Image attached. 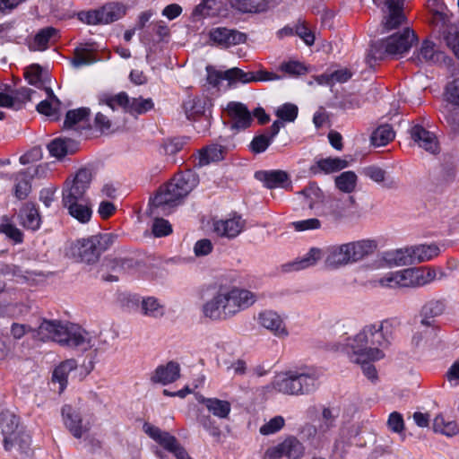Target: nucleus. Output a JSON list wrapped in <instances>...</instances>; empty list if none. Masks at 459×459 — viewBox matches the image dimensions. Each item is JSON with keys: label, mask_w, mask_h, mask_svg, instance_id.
<instances>
[{"label": "nucleus", "mask_w": 459, "mask_h": 459, "mask_svg": "<svg viewBox=\"0 0 459 459\" xmlns=\"http://www.w3.org/2000/svg\"><path fill=\"white\" fill-rule=\"evenodd\" d=\"M399 325L400 323L394 318L365 325L348 343L351 360L363 363L383 359V350L391 345Z\"/></svg>", "instance_id": "1"}, {"label": "nucleus", "mask_w": 459, "mask_h": 459, "mask_svg": "<svg viewBox=\"0 0 459 459\" xmlns=\"http://www.w3.org/2000/svg\"><path fill=\"white\" fill-rule=\"evenodd\" d=\"M257 299V294L248 289L220 283L212 299L204 305L203 312L213 321H225L248 309Z\"/></svg>", "instance_id": "2"}, {"label": "nucleus", "mask_w": 459, "mask_h": 459, "mask_svg": "<svg viewBox=\"0 0 459 459\" xmlns=\"http://www.w3.org/2000/svg\"><path fill=\"white\" fill-rule=\"evenodd\" d=\"M196 175L186 170L176 174L166 185L160 186L156 195L150 200V210L152 215H168L197 185Z\"/></svg>", "instance_id": "3"}, {"label": "nucleus", "mask_w": 459, "mask_h": 459, "mask_svg": "<svg viewBox=\"0 0 459 459\" xmlns=\"http://www.w3.org/2000/svg\"><path fill=\"white\" fill-rule=\"evenodd\" d=\"M33 338L41 342L53 341L69 347L89 345L88 333L80 326L56 320H43L33 331Z\"/></svg>", "instance_id": "4"}, {"label": "nucleus", "mask_w": 459, "mask_h": 459, "mask_svg": "<svg viewBox=\"0 0 459 459\" xmlns=\"http://www.w3.org/2000/svg\"><path fill=\"white\" fill-rule=\"evenodd\" d=\"M446 276L443 270L431 266L407 268L391 272L379 280V284L388 288H419Z\"/></svg>", "instance_id": "5"}, {"label": "nucleus", "mask_w": 459, "mask_h": 459, "mask_svg": "<svg viewBox=\"0 0 459 459\" xmlns=\"http://www.w3.org/2000/svg\"><path fill=\"white\" fill-rule=\"evenodd\" d=\"M116 236L110 233L78 239L70 244L66 250V255L77 262L95 263L100 254L113 245Z\"/></svg>", "instance_id": "6"}, {"label": "nucleus", "mask_w": 459, "mask_h": 459, "mask_svg": "<svg viewBox=\"0 0 459 459\" xmlns=\"http://www.w3.org/2000/svg\"><path fill=\"white\" fill-rule=\"evenodd\" d=\"M416 39L414 31L405 28L402 32L394 33L372 45L368 55V63L371 65V60H382L388 56H402L410 50Z\"/></svg>", "instance_id": "7"}, {"label": "nucleus", "mask_w": 459, "mask_h": 459, "mask_svg": "<svg viewBox=\"0 0 459 459\" xmlns=\"http://www.w3.org/2000/svg\"><path fill=\"white\" fill-rule=\"evenodd\" d=\"M317 375L313 370L288 371L278 375L273 388L284 394L299 395L312 392L316 387Z\"/></svg>", "instance_id": "8"}, {"label": "nucleus", "mask_w": 459, "mask_h": 459, "mask_svg": "<svg viewBox=\"0 0 459 459\" xmlns=\"http://www.w3.org/2000/svg\"><path fill=\"white\" fill-rule=\"evenodd\" d=\"M100 103L107 105L112 110L121 108L125 112L133 116L143 115L154 107L152 99H143L142 97L131 99L125 91L115 95L105 94L100 99Z\"/></svg>", "instance_id": "9"}, {"label": "nucleus", "mask_w": 459, "mask_h": 459, "mask_svg": "<svg viewBox=\"0 0 459 459\" xmlns=\"http://www.w3.org/2000/svg\"><path fill=\"white\" fill-rule=\"evenodd\" d=\"M126 12L124 4L108 3L102 7L79 13V19L90 25L108 24L121 19Z\"/></svg>", "instance_id": "10"}, {"label": "nucleus", "mask_w": 459, "mask_h": 459, "mask_svg": "<svg viewBox=\"0 0 459 459\" xmlns=\"http://www.w3.org/2000/svg\"><path fill=\"white\" fill-rule=\"evenodd\" d=\"M304 455V445L296 437L289 436L278 445L269 447L264 453V459H301Z\"/></svg>", "instance_id": "11"}, {"label": "nucleus", "mask_w": 459, "mask_h": 459, "mask_svg": "<svg viewBox=\"0 0 459 459\" xmlns=\"http://www.w3.org/2000/svg\"><path fill=\"white\" fill-rule=\"evenodd\" d=\"M209 39L212 45L221 48H229L245 43L247 39V36L246 33L236 29L217 27L209 31Z\"/></svg>", "instance_id": "12"}, {"label": "nucleus", "mask_w": 459, "mask_h": 459, "mask_svg": "<svg viewBox=\"0 0 459 459\" xmlns=\"http://www.w3.org/2000/svg\"><path fill=\"white\" fill-rule=\"evenodd\" d=\"M226 81L230 83H250L255 82H268L279 80L280 76L274 73L265 70L256 72H245L240 68L234 67L225 71Z\"/></svg>", "instance_id": "13"}, {"label": "nucleus", "mask_w": 459, "mask_h": 459, "mask_svg": "<svg viewBox=\"0 0 459 459\" xmlns=\"http://www.w3.org/2000/svg\"><path fill=\"white\" fill-rule=\"evenodd\" d=\"M144 432L157 443H159L165 450L175 455L183 446L179 444L178 439L169 432L162 431L158 427L145 423L143 425Z\"/></svg>", "instance_id": "14"}, {"label": "nucleus", "mask_w": 459, "mask_h": 459, "mask_svg": "<svg viewBox=\"0 0 459 459\" xmlns=\"http://www.w3.org/2000/svg\"><path fill=\"white\" fill-rule=\"evenodd\" d=\"M325 252V264L329 268H337L352 263L348 244L328 247Z\"/></svg>", "instance_id": "15"}, {"label": "nucleus", "mask_w": 459, "mask_h": 459, "mask_svg": "<svg viewBox=\"0 0 459 459\" xmlns=\"http://www.w3.org/2000/svg\"><path fill=\"white\" fill-rule=\"evenodd\" d=\"M226 112L230 119L231 126L236 129H246L250 126L252 117L247 108L240 102H230Z\"/></svg>", "instance_id": "16"}, {"label": "nucleus", "mask_w": 459, "mask_h": 459, "mask_svg": "<svg viewBox=\"0 0 459 459\" xmlns=\"http://www.w3.org/2000/svg\"><path fill=\"white\" fill-rule=\"evenodd\" d=\"M18 221L28 230H38L41 225V216L38 206L31 202L25 203L18 212Z\"/></svg>", "instance_id": "17"}, {"label": "nucleus", "mask_w": 459, "mask_h": 459, "mask_svg": "<svg viewBox=\"0 0 459 459\" xmlns=\"http://www.w3.org/2000/svg\"><path fill=\"white\" fill-rule=\"evenodd\" d=\"M59 38L58 30L54 27L40 29L33 38L28 40V48L30 51H44L48 48L51 43L56 42Z\"/></svg>", "instance_id": "18"}, {"label": "nucleus", "mask_w": 459, "mask_h": 459, "mask_svg": "<svg viewBox=\"0 0 459 459\" xmlns=\"http://www.w3.org/2000/svg\"><path fill=\"white\" fill-rule=\"evenodd\" d=\"M443 57V52L439 51L432 41L426 39L421 43L420 48L413 53L411 61L417 65L436 64Z\"/></svg>", "instance_id": "19"}, {"label": "nucleus", "mask_w": 459, "mask_h": 459, "mask_svg": "<svg viewBox=\"0 0 459 459\" xmlns=\"http://www.w3.org/2000/svg\"><path fill=\"white\" fill-rule=\"evenodd\" d=\"M245 221L240 216H234L227 220H220L213 222V230L220 237L233 238L238 236L244 230Z\"/></svg>", "instance_id": "20"}, {"label": "nucleus", "mask_w": 459, "mask_h": 459, "mask_svg": "<svg viewBox=\"0 0 459 459\" xmlns=\"http://www.w3.org/2000/svg\"><path fill=\"white\" fill-rule=\"evenodd\" d=\"M255 178L270 189L286 188L291 183L289 174L283 170H260L255 172Z\"/></svg>", "instance_id": "21"}, {"label": "nucleus", "mask_w": 459, "mask_h": 459, "mask_svg": "<svg viewBox=\"0 0 459 459\" xmlns=\"http://www.w3.org/2000/svg\"><path fill=\"white\" fill-rule=\"evenodd\" d=\"M18 425V418L14 414L9 411L0 413V430L4 436V447L6 451L13 448V436L19 431Z\"/></svg>", "instance_id": "22"}, {"label": "nucleus", "mask_w": 459, "mask_h": 459, "mask_svg": "<svg viewBox=\"0 0 459 459\" xmlns=\"http://www.w3.org/2000/svg\"><path fill=\"white\" fill-rule=\"evenodd\" d=\"M411 138L420 147L430 153L434 154L439 152V144L437 136L421 126L417 125L412 127Z\"/></svg>", "instance_id": "23"}, {"label": "nucleus", "mask_w": 459, "mask_h": 459, "mask_svg": "<svg viewBox=\"0 0 459 459\" xmlns=\"http://www.w3.org/2000/svg\"><path fill=\"white\" fill-rule=\"evenodd\" d=\"M62 415L65 425L74 437L81 438L85 432L89 431L90 428L82 425L81 415L72 406L65 405L62 408Z\"/></svg>", "instance_id": "24"}, {"label": "nucleus", "mask_w": 459, "mask_h": 459, "mask_svg": "<svg viewBox=\"0 0 459 459\" xmlns=\"http://www.w3.org/2000/svg\"><path fill=\"white\" fill-rule=\"evenodd\" d=\"M258 322L264 328L270 330L274 335L284 337L288 331L281 317L274 311L265 310L258 315Z\"/></svg>", "instance_id": "25"}, {"label": "nucleus", "mask_w": 459, "mask_h": 459, "mask_svg": "<svg viewBox=\"0 0 459 459\" xmlns=\"http://www.w3.org/2000/svg\"><path fill=\"white\" fill-rule=\"evenodd\" d=\"M180 377V366L178 362L169 361L166 365L159 366L152 374L151 380L153 383L168 385L175 382Z\"/></svg>", "instance_id": "26"}, {"label": "nucleus", "mask_w": 459, "mask_h": 459, "mask_svg": "<svg viewBox=\"0 0 459 459\" xmlns=\"http://www.w3.org/2000/svg\"><path fill=\"white\" fill-rule=\"evenodd\" d=\"M97 58V47L95 43H84L77 46L74 50L72 64L74 67H81L95 63Z\"/></svg>", "instance_id": "27"}, {"label": "nucleus", "mask_w": 459, "mask_h": 459, "mask_svg": "<svg viewBox=\"0 0 459 459\" xmlns=\"http://www.w3.org/2000/svg\"><path fill=\"white\" fill-rule=\"evenodd\" d=\"M349 166V162L339 157L320 159L310 167V172L314 175L331 174L338 172Z\"/></svg>", "instance_id": "28"}, {"label": "nucleus", "mask_w": 459, "mask_h": 459, "mask_svg": "<svg viewBox=\"0 0 459 459\" xmlns=\"http://www.w3.org/2000/svg\"><path fill=\"white\" fill-rule=\"evenodd\" d=\"M325 255L324 250L318 247H312L301 258L284 265L286 271H299L314 266Z\"/></svg>", "instance_id": "29"}, {"label": "nucleus", "mask_w": 459, "mask_h": 459, "mask_svg": "<svg viewBox=\"0 0 459 459\" xmlns=\"http://www.w3.org/2000/svg\"><path fill=\"white\" fill-rule=\"evenodd\" d=\"M227 149L220 144L212 143L199 151L198 165L206 166L212 162H218L225 158Z\"/></svg>", "instance_id": "30"}, {"label": "nucleus", "mask_w": 459, "mask_h": 459, "mask_svg": "<svg viewBox=\"0 0 459 459\" xmlns=\"http://www.w3.org/2000/svg\"><path fill=\"white\" fill-rule=\"evenodd\" d=\"M197 400L206 407L209 412L219 419H227L230 413L231 404L228 401L218 398H205L202 395Z\"/></svg>", "instance_id": "31"}, {"label": "nucleus", "mask_w": 459, "mask_h": 459, "mask_svg": "<svg viewBox=\"0 0 459 459\" xmlns=\"http://www.w3.org/2000/svg\"><path fill=\"white\" fill-rule=\"evenodd\" d=\"M304 206L314 209L317 204H322L325 195L319 186L315 183H309L304 189L298 193Z\"/></svg>", "instance_id": "32"}, {"label": "nucleus", "mask_w": 459, "mask_h": 459, "mask_svg": "<svg viewBox=\"0 0 459 459\" xmlns=\"http://www.w3.org/2000/svg\"><path fill=\"white\" fill-rule=\"evenodd\" d=\"M48 149L52 156L61 159L67 154L75 152L77 143L71 139L57 138L48 145Z\"/></svg>", "instance_id": "33"}, {"label": "nucleus", "mask_w": 459, "mask_h": 459, "mask_svg": "<svg viewBox=\"0 0 459 459\" xmlns=\"http://www.w3.org/2000/svg\"><path fill=\"white\" fill-rule=\"evenodd\" d=\"M90 113L91 110L88 108H79L76 109L69 110L65 116L64 127L65 129L75 130L83 127V124L88 121Z\"/></svg>", "instance_id": "34"}, {"label": "nucleus", "mask_w": 459, "mask_h": 459, "mask_svg": "<svg viewBox=\"0 0 459 459\" xmlns=\"http://www.w3.org/2000/svg\"><path fill=\"white\" fill-rule=\"evenodd\" d=\"M68 210V213L81 223L88 222L92 214L89 200L63 204Z\"/></svg>", "instance_id": "35"}, {"label": "nucleus", "mask_w": 459, "mask_h": 459, "mask_svg": "<svg viewBox=\"0 0 459 459\" xmlns=\"http://www.w3.org/2000/svg\"><path fill=\"white\" fill-rule=\"evenodd\" d=\"M48 99L40 101L37 105L39 113L51 117L52 119L58 118V113L61 108L60 100L54 95L51 89L47 90Z\"/></svg>", "instance_id": "36"}, {"label": "nucleus", "mask_w": 459, "mask_h": 459, "mask_svg": "<svg viewBox=\"0 0 459 459\" xmlns=\"http://www.w3.org/2000/svg\"><path fill=\"white\" fill-rule=\"evenodd\" d=\"M352 263L362 259L364 256L373 253L377 247L375 241L363 239L347 243Z\"/></svg>", "instance_id": "37"}, {"label": "nucleus", "mask_w": 459, "mask_h": 459, "mask_svg": "<svg viewBox=\"0 0 459 459\" xmlns=\"http://www.w3.org/2000/svg\"><path fill=\"white\" fill-rule=\"evenodd\" d=\"M413 263H422L437 257L440 248L436 244L418 245L411 247Z\"/></svg>", "instance_id": "38"}, {"label": "nucleus", "mask_w": 459, "mask_h": 459, "mask_svg": "<svg viewBox=\"0 0 459 459\" xmlns=\"http://www.w3.org/2000/svg\"><path fill=\"white\" fill-rule=\"evenodd\" d=\"M77 367L76 360L67 359L57 366L54 372L52 380L60 384V392L64 391L67 384L68 374Z\"/></svg>", "instance_id": "39"}, {"label": "nucleus", "mask_w": 459, "mask_h": 459, "mask_svg": "<svg viewBox=\"0 0 459 459\" xmlns=\"http://www.w3.org/2000/svg\"><path fill=\"white\" fill-rule=\"evenodd\" d=\"M14 195L19 200H24L31 190L30 180L26 171H20L14 177Z\"/></svg>", "instance_id": "40"}, {"label": "nucleus", "mask_w": 459, "mask_h": 459, "mask_svg": "<svg viewBox=\"0 0 459 459\" xmlns=\"http://www.w3.org/2000/svg\"><path fill=\"white\" fill-rule=\"evenodd\" d=\"M445 311V304L441 300H430L426 303L422 307L423 319L421 320L422 325L429 326L431 325L430 318L438 316Z\"/></svg>", "instance_id": "41"}, {"label": "nucleus", "mask_w": 459, "mask_h": 459, "mask_svg": "<svg viewBox=\"0 0 459 459\" xmlns=\"http://www.w3.org/2000/svg\"><path fill=\"white\" fill-rule=\"evenodd\" d=\"M183 108L188 119L195 120L204 113V102L197 97L189 96L183 102Z\"/></svg>", "instance_id": "42"}, {"label": "nucleus", "mask_w": 459, "mask_h": 459, "mask_svg": "<svg viewBox=\"0 0 459 459\" xmlns=\"http://www.w3.org/2000/svg\"><path fill=\"white\" fill-rule=\"evenodd\" d=\"M433 429L437 433L453 437L459 432V428L455 420H446L444 416L437 415L433 420Z\"/></svg>", "instance_id": "43"}, {"label": "nucleus", "mask_w": 459, "mask_h": 459, "mask_svg": "<svg viewBox=\"0 0 459 459\" xmlns=\"http://www.w3.org/2000/svg\"><path fill=\"white\" fill-rule=\"evenodd\" d=\"M411 247L396 249L386 254L385 259L388 263L396 266L413 264Z\"/></svg>", "instance_id": "44"}, {"label": "nucleus", "mask_w": 459, "mask_h": 459, "mask_svg": "<svg viewBox=\"0 0 459 459\" xmlns=\"http://www.w3.org/2000/svg\"><path fill=\"white\" fill-rule=\"evenodd\" d=\"M358 177L353 171H344L335 178L336 187L343 192L350 194L356 188Z\"/></svg>", "instance_id": "45"}, {"label": "nucleus", "mask_w": 459, "mask_h": 459, "mask_svg": "<svg viewBox=\"0 0 459 459\" xmlns=\"http://www.w3.org/2000/svg\"><path fill=\"white\" fill-rule=\"evenodd\" d=\"M394 138V132L391 126L383 125L377 127L371 135V143L375 146H385Z\"/></svg>", "instance_id": "46"}, {"label": "nucleus", "mask_w": 459, "mask_h": 459, "mask_svg": "<svg viewBox=\"0 0 459 459\" xmlns=\"http://www.w3.org/2000/svg\"><path fill=\"white\" fill-rule=\"evenodd\" d=\"M82 200H87L85 194L80 191V189L74 187L73 185H70V178H67L62 192L63 204L81 202Z\"/></svg>", "instance_id": "47"}, {"label": "nucleus", "mask_w": 459, "mask_h": 459, "mask_svg": "<svg viewBox=\"0 0 459 459\" xmlns=\"http://www.w3.org/2000/svg\"><path fill=\"white\" fill-rule=\"evenodd\" d=\"M92 179V174L91 170L87 169H79L73 178H70V185L74 187L80 189L82 193H86L90 187V184Z\"/></svg>", "instance_id": "48"}, {"label": "nucleus", "mask_w": 459, "mask_h": 459, "mask_svg": "<svg viewBox=\"0 0 459 459\" xmlns=\"http://www.w3.org/2000/svg\"><path fill=\"white\" fill-rule=\"evenodd\" d=\"M446 101V103L441 108L444 119L451 127L459 126V105L449 100Z\"/></svg>", "instance_id": "49"}, {"label": "nucleus", "mask_w": 459, "mask_h": 459, "mask_svg": "<svg viewBox=\"0 0 459 459\" xmlns=\"http://www.w3.org/2000/svg\"><path fill=\"white\" fill-rule=\"evenodd\" d=\"M351 77V73L349 69L343 68L336 70L331 74H325L318 77L319 83L331 84L334 82H345Z\"/></svg>", "instance_id": "50"}, {"label": "nucleus", "mask_w": 459, "mask_h": 459, "mask_svg": "<svg viewBox=\"0 0 459 459\" xmlns=\"http://www.w3.org/2000/svg\"><path fill=\"white\" fill-rule=\"evenodd\" d=\"M142 310L143 315L152 317H160L164 315L163 306L152 297L143 299Z\"/></svg>", "instance_id": "51"}, {"label": "nucleus", "mask_w": 459, "mask_h": 459, "mask_svg": "<svg viewBox=\"0 0 459 459\" xmlns=\"http://www.w3.org/2000/svg\"><path fill=\"white\" fill-rule=\"evenodd\" d=\"M354 204V198L348 196L345 199H334L331 204V213L335 219H341L346 215L347 209Z\"/></svg>", "instance_id": "52"}, {"label": "nucleus", "mask_w": 459, "mask_h": 459, "mask_svg": "<svg viewBox=\"0 0 459 459\" xmlns=\"http://www.w3.org/2000/svg\"><path fill=\"white\" fill-rule=\"evenodd\" d=\"M279 70L290 76L302 75L307 72V66L298 60L282 62L279 66Z\"/></svg>", "instance_id": "53"}, {"label": "nucleus", "mask_w": 459, "mask_h": 459, "mask_svg": "<svg viewBox=\"0 0 459 459\" xmlns=\"http://www.w3.org/2000/svg\"><path fill=\"white\" fill-rule=\"evenodd\" d=\"M389 14L383 22L384 30L389 31L396 29L405 22V16L403 10L388 9Z\"/></svg>", "instance_id": "54"}, {"label": "nucleus", "mask_w": 459, "mask_h": 459, "mask_svg": "<svg viewBox=\"0 0 459 459\" xmlns=\"http://www.w3.org/2000/svg\"><path fill=\"white\" fill-rule=\"evenodd\" d=\"M285 425L282 416H275L260 427V433L264 436L272 435L280 431Z\"/></svg>", "instance_id": "55"}, {"label": "nucleus", "mask_w": 459, "mask_h": 459, "mask_svg": "<svg viewBox=\"0 0 459 459\" xmlns=\"http://www.w3.org/2000/svg\"><path fill=\"white\" fill-rule=\"evenodd\" d=\"M298 107L291 103H285L276 110V116L286 122H293L298 117Z\"/></svg>", "instance_id": "56"}, {"label": "nucleus", "mask_w": 459, "mask_h": 459, "mask_svg": "<svg viewBox=\"0 0 459 459\" xmlns=\"http://www.w3.org/2000/svg\"><path fill=\"white\" fill-rule=\"evenodd\" d=\"M0 232L4 233L7 238L12 239L15 244L23 241V233L16 226L12 223L5 222L0 224Z\"/></svg>", "instance_id": "57"}, {"label": "nucleus", "mask_w": 459, "mask_h": 459, "mask_svg": "<svg viewBox=\"0 0 459 459\" xmlns=\"http://www.w3.org/2000/svg\"><path fill=\"white\" fill-rule=\"evenodd\" d=\"M41 74V66L38 64H33L25 69L24 77L30 84L39 86L42 83Z\"/></svg>", "instance_id": "58"}, {"label": "nucleus", "mask_w": 459, "mask_h": 459, "mask_svg": "<svg viewBox=\"0 0 459 459\" xmlns=\"http://www.w3.org/2000/svg\"><path fill=\"white\" fill-rule=\"evenodd\" d=\"M361 174H363L365 177L370 178L376 183L384 182L386 176L385 170L376 165H370L363 168L361 170Z\"/></svg>", "instance_id": "59"}, {"label": "nucleus", "mask_w": 459, "mask_h": 459, "mask_svg": "<svg viewBox=\"0 0 459 459\" xmlns=\"http://www.w3.org/2000/svg\"><path fill=\"white\" fill-rule=\"evenodd\" d=\"M186 141L187 139L184 137L173 138L166 141L163 144L165 154L175 155L184 148Z\"/></svg>", "instance_id": "60"}, {"label": "nucleus", "mask_w": 459, "mask_h": 459, "mask_svg": "<svg viewBox=\"0 0 459 459\" xmlns=\"http://www.w3.org/2000/svg\"><path fill=\"white\" fill-rule=\"evenodd\" d=\"M93 126L101 134H109L112 132V121L108 117L101 112H98L95 116Z\"/></svg>", "instance_id": "61"}, {"label": "nucleus", "mask_w": 459, "mask_h": 459, "mask_svg": "<svg viewBox=\"0 0 459 459\" xmlns=\"http://www.w3.org/2000/svg\"><path fill=\"white\" fill-rule=\"evenodd\" d=\"M389 429L397 434H403L405 429L403 415L397 411L390 413L387 420Z\"/></svg>", "instance_id": "62"}, {"label": "nucleus", "mask_w": 459, "mask_h": 459, "mask_svg": "<svg viewBox=\"0 0 459 459\" xmlns=\"http://www.w3.org/2000/svg\"><path fill=\"white\" fill-rule=\"evenodd\" d=\"M273 141L267 134H262L254 137L250 143V149L255 153L264 152Z\"/></svg>", "instance_id": "63"}, {"label": "nucleus", "mask_w": 459, "mask_h": 459, "mask_svg": "<svg viewBox=\"0 0 459 459\" xmlns=\"http://www.w3.org/2000/svg\"><path fill=\"white\" fill-rule=\"evenodd\" d=\"M446 100L459 105V77L449 82L445 91Z\"/></svg>", "instance_id": "64"}]
</instances>
